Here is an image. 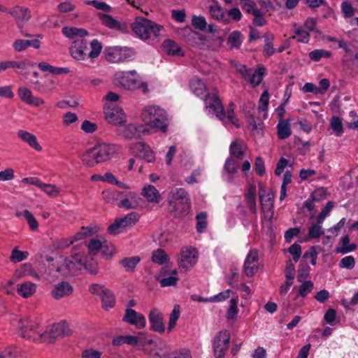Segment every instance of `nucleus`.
Segmentation results:
<instances>
[{"mask_svg":"<svg viewBox=\"0 0 358 358\" xmlns=\"http://www.w3.org/2000/svg\"><path fill=\"white\" fill-rule=\"evenodd\" d=\"M17 327L22 338L33 341L38 338L43 341V336L45 335L37 331L38 324L30 317L19 319L17 320Z\"/></svg>","mask_w":358,"mask_h":358,"instance_id":"obj_5","label":"nucleus"},{"mask_svg":"<svg viewBox=\"0 0 358 358\" xmlns=\"http://www.w3.org/2000/svg\"><path fill=\"white\" fill-rule=\"evenodd\" d=\"M101 180L110 184L115 185L123 189H129V187L127 185L117 180L115 176L109 172L105 173L104 176L101 177Z\"/></svg>","mask_w":358,"mask_h":358,"instance_id":"obj_48","label":"nucleus"},{"mask_svg":"<svg viewBox=\"0 0 358 358\" xmlns=\"http://www.w3.org/2000/svg\"><path fill=\"white\" fill-rule=\"evenodd\" d=\"M122 194L123 192L107 189L102 192V198L107 203H114L117 201V197Z\"/></svg>","mask_w":358,"mask_h":358,"instance_id":"obj_46","label":"nucleus"},{"mask_svg":"<svg viewBox=\"0 0 358 358\" xmlns=\"http://www.w3.org/2000/svg\"><path fill=\"white\" fill-rule=\"evenodd\" d=\"M207 214L205 212H201L196 215V231L202 233L207 227Z\"/></svg>","mask_w":358,"mask_h":358,"instance_id":"obj_45","label":"nucleus"},{"mask_svg":"<svg viewBox=\"0 0 358 358\" xmlns=\"http://www.w3.org/2000/svg\"><path fill=\"white\" fill-rule=\"evenodd\" d=\"M141 262L138 256H133L130 257H124L120 262V264L124 267L127 272H134L136 265Z\"/></svg>","mask_w":358,"mask_h":358,"instance_id":"obj_36","label":"nucleus"},{"mask_svg":"<svg viewBox=\"0 0 358 358\" xmlns=\"http://www.w3.org/2000/svg\"><path fill=\"white\" fill-rule=\"evenodd\" d=\"M209 12L211 17L214 20L224 22H227L224 10L218 5L217 1L213 5L209 6Z\"/></svg>","mask_w":358,"mask_h":358,"instance_id":"obj_37","label":"nucleus"},{"mask_svg":"<svg viewBox=\"0 0 358 358\" xmlns=\"http://www.w3.org/2000/svg\"><path fill=\"white\" fill-rule=\"evenodd\" d=\"M180 309L179 306L176 305L173 307V309L172 310V313L170 315L169 317V327L168 330L171 331L176 326V321L178 320L180 317Z\"/></svg>","mask_w":358,"mask_h":358,"instance_id":"obj_55","label":"nucleus"},{"mask_svg":"<svg viewBox=\"0 0 358 358\" xmlns=\"http://www.w3.org/2000/svg\"><path fill=\"white\" fill-rule=\"evenodd\" d=\"M142 119L148 126L160 129L164 132L166 131V113L164 109L156 106H148L143 110Z\"/></svg>","mask_w":358,"mask_h":358,"instance_id":"obj_3","label":"nucleus"},{"mask_svg":"<svg viewBox=\"0 0 358 358\" xmlns=\"http://www.w3.org/2000/svg\"><path fill=\"white\" fill-rule=\"evenodd\" d=\"M47 195L56 197L59 195L60 190L55 185L42 182L40 187Z\"/></svg>","mask_w":358,"mask_h":358,"instance_id":"obj_52","label":"nucleus"},{"mask_svg":"<svg viewBox=\"0 0 358 358\" xmlns=\"http://www.w3.org/2000/svg\"><path fill=\"white\" fill-rule=\"evenodd\" d=\"M72 292V286L68 282L62 281L55 285L52 290V295L55 299H59L71 294Z\"/></svg>","mask_w":358,"mask_h":358,"instance_id":"obj_25","label":"nucleus"},{"mask_svg":"<svg viewBox=\"0 0 358 358\" xmlns=\"http://www.w3.org/2000/svg\"><path fill=\"white\" fill-rule=\"evenodd\" d=\"M178 272L176 268L171 270V275L168 277H164L162 278H157V280H158L160 283L161 287H169V286H174L177 284L178 281Z\"/></svg>","mask_w":358,"mask_h":358,"instance_id":"obj_38","label":"nucleus"},{"mask_svg":"<svg viewBox=\"0 0 358 358\" xmlns=\"http://www.w3.org/2000/svg\"><path fill=\"white\" fill-rule=\"evenodd\" d=\"M104 115L108 123L118 124L124 122V113L119 107L105 108Z\"/></svg>","mask_w":358,"mask_h":358,"instance_id":"obj_20","label":"nucleus"},{"mask_svg":"<svg viewBox=\"0 0 358 358\" xmlns=\"http://www.w3.org/2000/svg\"><path fill=\"white\" fill-rule=\"evenodd\" d=\"M122 321L135 326L137 329H143L146 324L144 315L131 308H126Z\"/></svg>","mask_w":358,"mask_h":358,"instance_id":"obj_16","label":"nucleus"},{"mask_svg":"<svg viewBox=\"0 0 358 358\" xmlns=\"http://www.w3.org/2000/svg\"><path fill=\"white\" fill-rule=\"evenodd\" d=\"M104 53L106 59L110 63H120L131 60L134 57L131 50L121 47H107Z\"/></svg>","mask_w":358,"mask_h":358,"instance_id":"obj_6","label":"nucleus"},{"mask_svg":"<svg viewBox=\"0 0 358 358\" xmlns=\"http://www.w3.org/2000/svg\"><path fill=\"white\" fill-rule=\"evenodd\" d=\"M268 92L267 90L264 91L259 99L258 110L259 112H264V117H266V113H265L268 108Z\"/></svg>","mask_w":358,"mask_h":358,"instance_id":"obj_51","label":"nucleus"},{"mask_svg":"<svg viewBox=\"0 0 358 358\" xmlns=\"http://www.w3.org/2000/svg\"><path fill=\"white\" fill-rule=\"evenodd\" d=\"M103 308L106 310L113 308L115 306V296L113 293L106 289L101 295Z\"/></svg>","mask_w":358,"mask_h":358,"instance_id":"obj_39","label":"nucleus"},{"mask_svg":"<svg viewBox=\"0 0 358 358\" xmlns=\"http://www.w3.org/2000/svg\"><path fill=\"white\" fill-rule=\"evenodd\" d=\"M240 3L241 8L251 15L258 13L259 10L257 8L256 3L251 0H241Z\"/></svg>","mask_w":358,"mask_h":358,"instance_id":"obj_53","label":"nucleus"},{"mask_svg":"<svg viewBox=\"0 0 358 358\" xmlns=\"http://www.w3.org/2000/svg\"><path fill=\"white\" fill-rule=\"evenodd\" d=\"M190 88L195 95L201 96V98H203L208 94L206 92V87L204 83L199 78H194L191 80Z\"/></svg>","mask_w":358,"mask_h":358,"instance_id":"obj_34","label":"nucleus"},{"mask_svg":"<svg viewBox=\"0 0 358 358\" xmlns=\"http://www.w3.org/2000/svg\"><path fill=\"white\" fill-rule=\"evenodd\" d=\"M152 260L158 264H163L169 260V256L163 250L158 249L152 252Z\"/></svg>","mask_w":358,"mask_h":358,"instance_id":"obj_47","label":"nucleus"},{"mask_svg":"<svg viewBox=\"0 0 358 358\" xmlns=\"http://www.w3.org/2000/svg\"><path fill=\"white\" fill-rule=\"evenodd\" d=\"M140 198L137 194L133 192L125 193L123 198L117 205L119 208L125 209H136L139 205Z\"/></svg>","mask_w":358,"mask_h":358,"instance_id":"obj_22","label":"nucleus"},{"mask_svg":"<svg viewBox=\"0 0 358 358\" xmlns=\"http://www.w3.org/2000/svg\"><path fill=\"white\" fill-rule=\"evenodd\" d=\"M131 150L139 158L152 163L155 160V155L149 145L143 142H137L131 146Z\"/></svg>","mask_w":358,"mask_h":358,"instance_id":"obj_17","label":"nucleus"},{"mask_svg":"<svg viewBox=\"0 0 358 358\" xmlns=\"http://www.w3.org/2000/svg\"><path fill=\"white\" fill-rule=\"evenodd\" d=\"M141 337L134 336H117L113 338L112 343L113 345L118 346L122 344H128L132 346L141 345Z\"/></svg>","mask_w":358,"mask_h":358,"instance_id":"obj_28","label":"nucleus"},{"mask_svg":"<svg viewBox=\"0 0 358 358\" xmlns=\"http://www.w3.org/2000/svg\"><path fill=\"white\" fill-rule=\"evenodd\" d=\"M29 253L27 252L20 251L15 248L11 252L10 259L11 262L16 263L26 259Z\"/></svg>","mask_w":358,"mask_h":358,"instance_id":"obj_59","label":"nucleus"},{"mask_svg":"<svg viewBox=\"0 0 358 358\" xmlns=\"http://www.w3.org/2000/svg\"><path fill=\"white\" fill-rule=\"evenodd\" d=\"M10 13L15 18L20 28L22 27L20 23L28 21L31 17L30 11L24 7L15 6Z\"/></svg>","mask_w":358,"mask_h":358,"instance_id":"obj_27","label":"nucleus"},{"mask_svg":"<svg viewBox=\"0 0 358 358\" xmlns=\"http://www.w3.org/2000/svg\"><path fill=\"white\" fill-rule=\"evenodd\" d=\"M266 191L263 187L259 188V201L262 206V210H271L273 206V194L268 193L265 195Z\"/></svg>","mask_w":358,"mask_h":358,"instance_id":"obj_33","label":"nucleus"},{"mask_svg":"<svg viewBox=\"0 0 358 358\" xmlns=\"http://www.w3.org/2000/svg\"><path fill=\"white\" fill-rule=\"evenodd\" d=\"M310 267L307 264H300L298 270L297 280L302 282L308 276Z\"/></svg>","mask_w":358,"mask_h":358,"instance_id":"obj_62","label":"nucleus"},{"mask_svg":"<svg viewBox=\"0 0 358 358\" xmlns=\"http://www.w3.org/2000/svg\"><path fill=\"white\" fill-rule=\"evenodd\" d=\"M101 23L109 29L117 30L121 33H128L129 27L125 22L114 19L111 15L99 13Z\"/></svg>","mask_w":358,"mask_h":358,"instance_id":"obj_19","label":"nucleus"},{"mask_svg":"<svg viewBox=\"0 0 358 358\" xmlns=\"http://www.w3.org/2000/svg\"><path fill=\"white\" fill-rule=\"evenodd\" d=\"M149 320L151 324V329L157 332H164L165 330L163 322L162 314L157 309H153L150 312Z\"/></svg>","mask_w":358,"mask_h":358,"instance_id":"obj_23","label":"nucleus"},{"mask_svg":"<svg viewBox=\"0 0 358 358\" xmlns=\"http://www.w3.org/2000/svg\"><path fill=\"white\" fill-rule=\"evenodd\" d=\"M295 36H294V38H296L298 41L302 43H308L309 41V33L307 30L303 28H298L295 31Z\"/></svg>","mask_w":358,"mask_h":358,"instance_id":"obj_58","label":"nucleus"},{"mask_svg":"<svg viewBox=\"0 0 358 358\" xmlns=\"http://www.w3.org/2000/svg\"><path fill=\"white\" fill-rule=\"evenodd\" d=\"M230 343V334L227 330L220 331L213 340L215 358H224Z\"/></svg>","mask_w":358,"mask_h":358,"instance_id":"obj_7","label":"nucleus"},{"mask_svg":"<svg viewBox=\"0 0 358 358\" xmlns=\"http://www.w3.org/2000/svg\"><path fill=\"white\" fill-rule=\"evenodd\" d=\"M64 257H61L55 263L48 266V269L45 272V278L48 281L52 282L60 277H66L69 275V271L68 268L64 266Z\"/></svg>","mask_w":358,"mask_h":358,"instance_id":"obj_11","label":"nucleus"},{"mask_svg":"<svg viewBox=\"0 0 358 358\" xmlns=\"http://www.w3.org/2000/svg\"><path fill=\"white\" fill-rule=\"evenodd\" d=\"M241 42V34L238 31L232 32L228 38V43L231 48H238Z\"/></svg>","mask_w":358,"mask_h":358,"instance_id":"obj_57","label":"nucleus"},{"mask_svg":"<svg viewBox=\"0 0 358 358\" xmlns=\"http://www.w3.org/2000/svg\"><path fill=\"white\" fill-rule=\"evenodd\" d=\"M87 41L83 38L76 39L70 48V54L74 59L83 61L87 57Z\"/></svg>","mask_w":358,"mask_h":358,"instance_id":"obj_18","label":"nucleus"},{"mask_svg":"<svg viewBox=\"0 0 358 358\" xmlns=\"http://www.w3.org/2000/svg\"><path fill=\"white\" fill-rule=\"evenodd\" d=\"M91 51L87 54V57L92 59L99 57L101 52L102 45L101 43L96 40H93L91 43Z\"/></svg>","mask_w":358,"mask_h":358,"instance_id":"obj_49","label":"nucleus"},{"mask_svg":"<svg viewBox=\"0 0 358 358\" xmlns=\"http://www.w3.org/2000/svg\"><path fill=\"white\" fill-rule=\"evenodd\" d=\"M197 262V251L194 248H186L181 250L178 266L185 270L193 267Z\"/></svg>","mask_w":358,"mask_h":358,"instance_id":"obj_14","label":"nucleus"},{"mask_svg":"<svg viewBox=\"0 0 358 358\" xmlns=\"http://www.w3.org/2000/svg\"><path fill=\"white\" fill-rule=\"evenodd\" d=\"M39 69L43 71H49L54 75H59L62 73H67L69 69L66 68H59L51 66L46 62H41L38 64Z\"/></svg>","mask_w":358,"mask_h":358,"instance_id":"obj_42","label":"nucleus"},{"mask_svg":"<svg viewBox=\"0 0 358 358\" xmlns=\"http://www.w3.org/2000/svg\"><path fill=\"white\" fill-rule=\"evenodd\" d=\"M23 216L26 219L31 230H36L38 227V224L36 220L35 219L33 214L29 211L28 210H25L23 211Z\"/></svg>","mask_w":358,"mask_h":358,"instance_id":"obj_60","label":"nucleus"},{"mask_svg":"<svg viewBox=\"0 0 358 358\" xmlns=\"http://www.w3.org/2000/svg\"><path fill=\"white\" fill-rule=\"evenodd\" d=\"M238 298H234L230 300L229 308L227 310L226 317L229 320H234L238 313Z\"/></svg>","mask_w":358,"mask_h":358,"instance_id":"obj_50","label":"nucleus"},{"mask_svg":"<svg viewBox=\"0 0 358 358\" xmlns=\"http://www.w3.org/2000/svg\"><path fill=\"white\" fill-rule=\"evenodd\" d=\"M205 107L206 109H212L215 113L216 116L222 121L225 118V113L224 107L218 98L215 94H206L204 97Z\"/></svg>","mask_w":358,"mask_h":358,"instance_id":"obj_15","label":"nucleus"},{"mask_svg":"<svg viewBox=\"0 0 358 358\" xmlns=\"http://www.w3.org/2000/svg\"><path fill=\"white\" fill-rule=\"evenodd\" d=\"M16 275L18 278H22L26 275H30L37 278L38 280L39 279L38 274L36 272H35L31 264L29 263L23 264L22 268L19 271H16Z\"/></svg>","mask_w":358,"mask_h":358,"instance_id":"obj_43","label":"nucleus"},{"mask_svg":"<svg viewBox=\"0 0 358 358\" xmlns=\"http://www.w3.org/2000/svg\"><path fill=\"white\" fill-rule=\"evenodd\" d=\"M349 117L350 120L346 122L347 127L350 129H358V115L354 111H350Z\"/></svg>","mask_w":358,"mask_h":358,"instance_id":"obj_64","label":"nucleus"},{"mask_svg":"<svg viewBox=\"0 0 358 358\" xmlns=\"http://www.w3.org/2000/svg\"><path fill=\"white\" fill-rule=\"evenodd\" d=\"M277 128L279 138L285 139L291 135L289 123L287 120H280Z\"/></svg>","mask_w":358,"mask_h":358,"instance_id":"obj_41","label":"nucleus"},{"mask_svg":"<svg viewBox=\"0 0 358 358\" xmlns=\"http://www.w3.org/2000/svg\"><path fill=\"white\" fill-rule=\"evenodd\" d=\"M136 73V71H118L115 74L116 84L124 90H134L137 89V79L129 77Z\"/></svg>","mask_w":358,"mask_h":358,"instance_id":"obj_12","label":"nucleus"},{"mask_svg":"<svg viewBox=\"0 0 358 358\" xmlns=\"http://www.w3.org/2000/svg\"><path fill=\"white\" fill-rule=\"evenodd\" d=\"M32 46L34 48H38L40 47V42L37 39L34 40H24L18 39L14 42L13 47L15 50L18 52L23 51L27 47Z\"/></svg>","mask_w":358,"mask_h":358,"instance_id":"obj_35","label":"nucleus"},{"mask_svg":"<svg viewBox=\"0 0 358 358\" xmlns=\"http://www.w3.org/2000/svg\"><path fill=\"white\" fill-rule=\"evenodd\" d=\"M238 166V162L232 157H230L225 162L224 169L227 173L232 174L237 171Z\"/></svg>","mask_w":358,"mask_h":358,"instance_id":"obj_61","label":"nucleus"},{"mask_svg":"<svg viewBox=\"0 0 358 358\" xmlns=\"http://www.w3.org/2000/svg\"><path fill=\"white\" fill-rule=\"evenodd\" d=\"M259 255L257 250H251L247 255L244 264V272L247 276H252L257 271Z\"/></svg>","mask_w":358,"mask_h":358,"instance_id":"obj_21","label":"nucleus"},{"mask_svg":"<svg viewBox=\"0 0 358 358\" xmlns=\"http://www.w3.org/2000/svg\"><path fill=\"white\" fill-rule=\"evenodd\" d=\"M17 136L23 141L27 143L29 146L34 148L36 150H41L42 148L38 143L36 136L34 134L24 130H20L17 132Z\"/></svg>","mask_w":358,"mask_h":358,"instance_id":"obj_31","label":"nucleus"},{"mask_svg":"<svg viewBox=\"0 0 358 358\" xmlns=\"http://www.w3.org/2000/svg\"><path fill=\"white\" fill-rule=\"evenodd\" d=\"M145 351L150 352L155 351V355L162 357H164L169 350V347L162 340L159 338L151 339L142 338L141 345Z\"/></svg>","mask_w":358,"mask_h":358,"instance_id":"obj_8","label":"nucleus"},{"mask_svg":"<svg viewBox=\"0 0 358 358\" xmlns=\"http://www.w3.org/2000/svg\"><path fill=\"white\" fill-rule=\"evenodd\" d=\"M331 55L329 51L324 50H315L309 53V57L313 61H319L321 58H329Z\"/></svg>","mask_w":358,"mask_h":358,"instance_id":"obj_56","label":"nucleus"},{"mask_svg":"<svg viewBox=\"0 0 358 358\" xmlns=\"http://www.w3.org/2000/svg\"><path fill=\"white\" fill-rule=\"evenodd\" d=\"M138 219V215L136 213H130L122 218L115 220L114 223L108 227V231L110 234H117L120 232V229L133 225Z\"/></svg>","mask_w":358,"mask_h":358,"instance_id":"obj_13","label":"nucleus"},{"mask_svg":"<svg viewBox=\"0 0 358 358\" xmlns=\"http://www.w3.org/2000/svg\"><path fill=\"white\" fill-rule=\"evenodd\" d=\"M264 45L263 52L267 57L271 56L275 52L273 48V40L274 36L271 34H266L264 36Z\"/></svg>","mask_w":358,"mask_h":358,"instance_id":"obj_40","label":"nucleus"},{"mask_svg":"<svg viewBox=\"0 0 358 358\" xmlns=\"http://www.w3.org/2000/svg\"><path fill=\"white\" fill-rule=\"evenodd\" d=\"M101 352L93 348H87L83 350L81 353L82 358H101Z\"/></svg>","mask_w":358,"mask_h":358,"instance_id":"obj_63","label":"nucleus"},{"mask_svg":"<svg viewBox=\"0 0 358 358\" xmlns=\"http://www.w3.org/2000/svg\"><path fill=\"white\" fill-rule=\"evenodd\" d=\"M149 132L147 126L142 124H129L125 126H120L117 134L127 139L139 138Z\"/></svg>","mask_w":358,"mask_h":358,"instance_id":"obj_10","label":"nucleus"},{"mask_svg":"<svg viewBox=\"0 0 358 358\" xmlns=\"http://www.w3.org/2000/svg\"><path fill=\"white\" fill-rule=\"evenodd\" d=\"M89 255H96L102 248V242L100 240L92 239L87 245Z\"/></svg>","mask_w":358,"mask_h":358,"instance_id":"obj_54","label":"nucleus"},{"mask_svg":"<svg viewBox=\"0 0 358 358\" xmlns=\"http://www.w3.org/2000/svg\"><path fill=\"white\" fill-rule=\"evenodd\" d=\"M62 34L70 39H79L88 35L86 29L73 27H65L62 28Z\"/></svg>","mask_w":358,"mask_h":358,"instance_id":"obj_29","label":"nucleus"},{"mask_svg":"<svg viewBox=\"0 0 358 358\" xmlns=\"http://www.w3.org/2000/svg\"><path fill=\"white\" fill-rule=\"evenodd\" d=\"M230 154L238 159H242L245 152L243 150V145L238 141L232 142L230 145Z\"/></svg>","mask_w":358,"mask_h":358,"instance_id":"obj_44","label":"nucleus"},{"mask_svg":"<svg viewBox=\"0 0 358 358\" xmlns=\"http://www.w3.org/2000/svg\"><path fill=\"white\" fill-rule=\"evenodd\" d=\"M163 50L169 55L182 56L183 53L179 45L171 40H165L162 44Z\"/></svg>","mask_w":358,"mask_h":358,"instance_id":"obj_32","label":"nucleus"},{"mask_svg":"<svg viewBox=\"0 0 358 358\" xmlns=\"http://www.w3.org/2000/svg\"><path fill=\"white\" fill-rule=\"evenodd\" d=\"M131 29L140 38L145 40L151 34L158 36L163 27L143 17H138L131 24Z\"/></svg>","mask_w":358,"mask_h":358,"instance_id":"obj_4","label":"nucleus"},{"mask_svg":"<svg viewBox=\"0 0 358 358\" xmlns=\"http://www.w3.org/2000/svg\"><path fill=\"white\" fill-rule=\"evenodd\" d=\"M36 291V285L29 281L17 285V293L23 298H29Z\"/></svg>","mask_w":358,"mask_h":358,"instance_id":"obj_30","label":"nucleus"},{"mask_svg":"<svg viewBox=\"0 0 358 358\" xmlns=\"http://www.w3.org/2000/svg\"><path fill=\"white\" fill-rule=\"evenodd\" d=\"M72 331L70 329L69 324L66 322L54 324L43 336V341L53 343L57 338L70 336Z\"/></svg>","mask_w":358,"mask_h":358,"instance_id":"obj_9","label":"nucleus"},{"mask_svg":"<svg viewBox=\"0 0 358 358\" xmlns=\"http://www.w3.org/2000/svg\"><path fill=\"white\" fill-rule=\"evenodd\" d=\"M141 194L148 202L153 203H159L162 199L159 191L152 185H145L142 189Z\"/></svg>","mask_w":358,"mask_h":358,"instance_id":"obj_26","label":"nucleus"},{"mask_svg":"<svg viewBox=\"0 0 358 358\" xmlns=\"http://www.w3.org/2000/svg\"><path fill=\"white\" fill-rule=\"evenodd\" d=\"M116 152L114 145L100 143L86 150L81 156L84 164L93 167L96 164L109 161Z\"/></svg>","mask_w":358,"mask_h":358,"instance_id":"obj_1","label":"nucleus"},{"mask_svg":"<svg viewBox=\"0 0 358 358\" xmlns=\"http://www.w3.org/2000/svg\"><path fill=\"white\" fill-rule=\"evenodd\" d=\"M18 95L24 102L34 106H39L44 103L43 99L34 96L31 90L24 87L18 89Z\"/></svg>","mask_w":358,"mask_h":358,"instance_id":"obj_24","label":"nucleus"},{"mask_svg":"<svg viewBox=\"0 0 358 358\" xmlns=\"http://www.w3.org/2000/svg\"><path fill=\"white\" fill-rule=\"evenodd\" d=\"M190 208V198L184 189H176L171 193L169 197V210L174 217L187 215Z\"/></svg>","mask_w":358,"mask_h":358,"instance_id":"obj_2","label":"nucleus"}]
</instances>
